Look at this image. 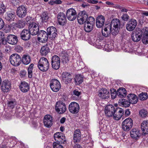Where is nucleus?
Listing matches in <instances>:
<instances>
[{"label":"nucleus","instance_id":"1","mask_svg":"<svg viewBox=\"0 0 148 148\" xmlns=\"http://www.w3.org/2000/svg\"><path fill=\"white\" fill-rule=\"evenodd\" d=\"M38 66L39 69L41 71L46 72L49 69V64L46 58L45 57H42L39 60Z\"/></svg>","mask_w":148,"mask_h":148},{"label":"nucleus","instance_id":"2","mask_svg":"<svg viewBox=\"0 0 148 148\" xmlns=\"http://www.w3.org/2000/svg\"><path fill=\"white\" fill-rule=\"evenodd\" d=\"M10 60L11 64L14 66H18L21 62V58L19 55L14 53L10 56Z\"/></svg>","mask_w":148,"mask_h":148},{"label":"nucleus","instance_id":"3","mask_svg":"<svg viewBox=\"0 0 148 148\" xmlns=\"http://www.w3.org/2000/svg\"><path fill=\"white\" fill-rule=\"evenodd\" d=\"M133 125V121L130 118L125 119L122 122V128L125 131H129L132 128Z\"/></svg>","mask_w":148,"mask_h":148},{"label":"nucleus","instance_id":"4","mask_svg":"<svg viewBox=\"0 0 148 148\" xmlns=\"http://www.w3.org/2000/svg\"><path fill=\"white\" fill-rule=\"evenodd\" d=\"M55 110L59 114H63L65 113L66 110V105L63 102L59 101L56 103Z\"/></svg>","mask_w":148,"mask_h":148},{"label":"nucleus","instance_id":"5","mask_svg":"<svg viewBox=\"0 0 148 148\" xmlns=\"http://www.w3.org/2000/svg\"><path fill=\"white\" fill-rule=\"evenodd\" d=\"M49 86L51 90L54 92H57L60 88L61 84L59 81L56 79H52L50 82Z\"/></svg>","mask_w":148,"mask_h":148},{"label":"nucleus","instance_id":"6","mask_svg":"<svg viewBox=\"0 0 148 148\" xmlns=\"http://www.w3.org/2000/svg\"><path fill=\"white\" fill-rule=\"evenodd\" d=\"M48 37L47 32L43 30L39 31L38 34V40L41 43L46 42L48 40Z\"/></svg>","mask_w":148,"mask_h":148},{"label":"nucleus","instance_id":"7","mask_svg":"<svg viewBox=\"0 0 148 148\" xmlns=\"http://www.w3.org/2000/svg\"><path fill=\"white\" fill-rule=\"evenodd\" d=\"M60 58L57 55L53 56L51 58V64L52 68L55 69H58L60 66Z\"/></svg>","mask_w":148,"mask_h":148},{"label":"nucleus","instance_id":"8","mask_svg":"<svg viewBox=\"0 0 148 148\" xmlns=\"http://www.w3.org/2000/svg\"><path fill=\"white\" fill-rule=\"evenodd\" d=\"M66 14L68 19L70 21L74 20L77 17L76 11L73 8H70L66 12Z\"/></svg>","mask_w":148,"mask_h":148},{"label":"nucleus","instance_id":"9","mask_svg":"<svg viewBox=\"0 0 148 148\" xmlns=\"http://www.w3.org/2000/svg\"><path fill=\"white\" fill-rule=\"evenodd\" d=\"M142 36V29H138L136 32L132 33L131 38L134 42H138L140 40Z\"/></svg>","mask_w":148,"mask_h":148},{"label":"nucleus","instance_id":"10","mask_svg":"<svg viewBox=\"0 0 148 148\" xmlns=\"http://www.w3.org/2000/svg\"><path fill=\"white\" fill-rule=\"evenodd\" d=\"M29 25V31L31 32V34L35 35L38 34L39 32V27L38 25L35 23H31Z\"/></svg>","mask_w":148,"mask_h":148},{"label":"nucleus","instance_id":"11","mask_svg":"<svg viewBox=\"0 0 148 148\" xmlns=\"http://www.w3.org/2000/svg\"><path fill=\"white\" fill-rule=\"evenodd\" d=\"M58 22L60 25L64 26L67 23L66 16L63 12L59 13L57 16Z\"/></svg>","mask_w":148,"mask_h":148},{"label":"nucleus","instance_id":"12","mask_svg":"<svg viewBox=\"0 0 148 148\" xmlns=\"http://www.w3.org/2000/svg\"><path fill=\"white\" fill-rule=\"evenodd\" d=\"M47 32L49 38L51 40L54 39L57 35L56 29L53 26L48 27L47 29Z\"/></svg>","mask_w":148,"mask_h":148},{"label":"nucleus","instance_id":"13","mask_svg":"<svg viewBox=\"0 0 148 148\" xmlns=\"http://www.w3.org/2000/svg\"><path fill=\"white\" fill-rule=\"evenodd\" d=\"M137 22L134 19H131L128 22L126 25V29L128 31H133L136 27Z\"/></svg>","mask_w":148,"mask_h":148},{"label":"nucleus","instance_id":"14","mask_svg":"<svg viewBox=\"0 0 148 148\" xmlns=\"http://www.w3.org/2000/svg\"><path fill=\"white\" fill-rule=\"evenodd\" d=\"M69 111L71 113L77 114L79 110V105L75 102H72L69 105Z\"/></svg>","mask_w":148,"mask_h":148},{"label":"nucleus","instance_id":"15","mask_svg":"<svg viewBox=\"0 0 148 148\" xmlns=\"http://www.w3.org/2000/svg\"><path fill=\"white\" fill-rule=\"evenodd\" d=\"M27 10L23 5L19 6L17 8L16 13L17 16L21 18H24L27 14Z\"/></svg>","mask_w":148,"mask_h":148},{"label":"nucleus","instance_id":"16","mask_svg":"<svg viewBox=\"0 0 148 148\" xmlns=\"http://www.w3.org/2000/svg\"><path fill=\"white\" fill-rule=\"evenodd\" d=\"M55 140L57 143L63 144L66 141V138L63 134L60 132H57L54 135Z\"/></svg>","mask_w":148,"mask_h":148},{"label":"nucleus","instance_id":"17","mask_svg":"<svg viewBox=\"0 0 148 148\" xmlns=\"http://www.w3.org/2000/svg\"><path fill=\"white\" fill-rule=\"evenodd\" d=\"M43 122L45 127L47 128L50 127L53 123L52 117L50 115H45L44 118Z\"/></svg>","mask_w":148,"mask_h":148},{"label":"nucleus","instance_id":"18","mask_svg":"<svg viewBox=\"0 0 148 148\" xmlns=\"http://www.w3.org/2000/svg\"><path fill=\"white\" fill-rule=\"evenodd\" d=\"M115 109L112 105H109L107 106L105 109V112L106 116L110 117L113 116Z\"/></svg>","mask_w":148,"mask_h":148},{"label":"nucleus","instance_id":"19","mask_svg":"<svg viewBox=\"0 0 148 148\" xmlns=\"http://www.w3.org/2000/svg\"><path fill=\"white\" fill-rule=\"evenodd\" d=\"M87 18L88 15L86 13V12L82 11L81 15L79 14L77 16L78 22L80 25L83 24L85 22L86 23Z\"/></svg>","mask_w":148,"mask_h":148},{"label":"nucleus","instance_id":"20","mask_svg":"<svg viewBox=\"0 0 148 148\" xmlns=\"http://www.w3.org/2000/svg\"><path fill=\"white\" fill-rule=\"evenodd\" d=\"M124 113V111L122 109L116 108L115 109L113 118L115 120H118L121 118Z\"/></svg>","mask_w":148,"mask_h":148},{"label":"nucleus","instance_id":"21","mask_svg":"<svg viewBox=\"0 0 148 148\" xmlns=\"http://www.w3.org/2000/svg\"><path fill=\"white\" fill-rule=\"evenodd\" d=\"M130 134L131 137L136 140L139 138L141 134L140 130L137 128H133L131 130Z\"/></svg>","mask_w":148,"mask_h":148},{"label":"nucleus","instance_id":"22","mask_svg":"<svg viewBox=\"0 0 148 148\" xmlns=\"http://www.w3.org/2000/svg\"><path fill=\"white\" fill-rule=\"evenodd\" d=\"M142 32L143 42L145 44H147L148 43V27H145L142 29Z\"/></svg>","mask_w":148,"mask_h":148},{"label":"nucleus","instance_id":"23","mask_svg":"<svg viewBox=\"0 0 148 148\" xmlns=\"http://www.w3.org/2000/svg\"><path fill=\"white\" fill-rule=\"evenodd\" d=\"M6 41L10 44L14 45L17 43L18 39L17 36L15 35L10 34L7 36Z\"/></svg>","mask_w":148,"mask_h":148},{"label":"nucleus","instance_id":"24","mask_svg":"<svg viewBox=\"0 0 148 148\" xmlns=\"http://www.w3.org/2000/svg\"><path fill=\"white\" fill-rule=\"evenodd\" d=\"M63 81L66 84L71 83L72 81L71 75L69 73L64 72L62 75Z\"/></svg>","mask_w":148,"mask_h":148},{"label":"nucleus","instance_id":"25","mask_svg":"<svg viewBox=\"0 0 148 148\" xmlns=\"http://www.w3.org/2000/svg\"><path fill=\"white\" fill-rule=\"evenodd\" d=\"M31 32L29 30L24 29L21 33V39L24 40H27L30 38Z\"/></svg>","mask_w":148,"mask_h":148},{"label":"nucleus","instance_id":"26","mask_svg":"<svg viewBox=\"0 0 148 148\" xmlns=\"http://www.w3.org/2000/svg\"><path fill=\"white\" fill-rule=\"evenodd\" d=\"M99 96L102 99H107L110 97L109 92L107 89L103 88L99 91Z\"/></svg>","mask_w":148,"mask_h":148},{"label":"nucleus","instance_id":"27","mask_svg":"<svg viewBox=\"0 0 148 148\" xmlns=\"http://www.w3.org/2000/svg\"><path fill=\"white\" fill-rule=\"evenodd\" d=\"M105 19V18L103 16H98L96 19V26L99 28L102 27L104 25Z\"/></svg>","mask_w":148,"mask_h":148},{"label":"nucleus","instance_id":"28","mask_svg":"<svg viewBox=\"0 0 148 148\" xmlns=\"http://www.w3.org/2000/svg\"><path fill=\"white\" fill-rule=\"evenodd\" d=\"M19 87L20 90L23 92H27L29 89V85L25 81L21 82Z\"/></svg>","mask_w":148,"mask_h":148},{"label":"nucleus","instance_id":"29","mask_svg":"<svg viewBox=\"0 0 148 148\" xmlns=\"http://www.w3.org/2000/svg\"><path fill=\"white\" fill-rule=\"evenodd\" d=\"M1 88L3 92H7L10 88V84L8 81H4L1 84Z\"/></svg>","mask_w":148,"mask_h":148},{"label":"nucleus","instance_id":"30","mask_svg":"<svg viewBox=\"0 0 148 148\" xmlns=\"http://www.w3.org/2000/svg\"><path fill=\"white\" fill-rule=\"evenodd\" d=\"M141 127L143 132V134L145 136L148 134V120L143 121L141 124Z\"/></svg>","mask_w":148,"mask_h":148},{"label":"nucleus","instance_id":"31","mask_svg":"<svg viewBox=\"0 0 148 148\" xmlns=\"http://www.w3.org/2000/svg\"><path fill=\"white\" fill-rule=\"evenodd\" d=\"M81 132L79 129H76L74 132L73 139L75 142H79L81 139Z\"/></svg>","mask_w":148,"mask_h":148},{"label":"nucleus","instance_id":"32","mask_svg":"<svg viewBox=\"0 0 148 148\" xmlns=\"http://www.w3.org/2000/svg\"><path fill=\"white\" fill-rule=\"evenodd\" d=\"M111 26L107 24L106 25L105 27L102 30V34L105 37L109 36L111 32Z\"/></svg>","mask_w":148,"mask_h":148},{"label":"nucleus","instance_id":"33","mask_svg":"<svg viewBox=\"0 0 148 148\" xmlns=\"http://www.w3.org/2000/svg\"><path fill=\"white\" fill-rule=\"evenodd\" d=\"M129 101L130 103L135 104L138 101L137 96L135 94H130L127 96Z\"/></svg>","mask_w":148,"mask_h":148},{"label":"nucleus","instance_id":"34","mask_svg":"<svg viewBox=\"0 0 148 148\" xmlns=\"http://www.w3.org/2000/svg\"><path fill=\"white\" fill-rule=\"evenodd\" d=\"M50 50L48 46L46 45L42 46L40 50V53L42 56H45L49 52Z\"/></svg>","mask_w":148,"mask_h":148},{"label":"nucleus","instance_id":"35","mask_svg":"<svg viewBox=\"0 0 148 148\" xmlns=\"http://www.w3.org/2000/svg\"><path fill=\"white\" fill-rule=\"evenodd\" d=\"M117 94L120 98L124 97L127 95V91L123 88H121L117 90Z\"/></svg>","mask_w":148,"mask_h":148},{"label":"nucleus","instance_id":"36","mask_svg":"<svg viewBox=\"0 0 148 148\" xmlns=\"http://www.w3.org/2000/svg\"><path fill=\"white\" fill-rule=\"evenodd\" d=\"M108 25L110 26L111 28L113 26V27L119 28L120 25V21L117 18L114 19L112 21L111 24Z\"/></svg>","mask_w":148,"mask_h":148},{"label":"nucleus","instance_id":"37","mask_svg":"<svg viewBox=\"0 0 148 148\" xmlns=\"http://www.w3.org/2000/svg\"><path fill=\"white\" fill-rule=\"evenodd\" d=\"M16 16L14 12H8L5 16V19L8 21H12L14 20Z\"/></svg>","mask_w":148,"mask_h":148},{"label":"nucleus","instance_id":"38","mask_svg":"<svg viewBox=\"0 0 148 148\" xmlns=\"http://www.w3.org/2000/svg\"><path fill=\"white\" fill-rule=\"evenodd\" d=\"M75 81L77 85H79L83 82V77L80 74L76 75L74 78Z\"/></svg>","mask_w":148,"mask_h":148},{"label":"nucleus","instance_id":"39","mask_svg":"<svg viewBox=\"0 0 148 148\" xmlns=\"http://www.w3.org/2000/svg\"><path fill=\"white\" fill-rule=\"evenodd\" d=\"M40 17L42 22H47L49 18L48 14L47 12H43L41 14Z\"/></svg>","mask_w":148,"mask_h":148},{"label":"nucleus","instance_id":"40","mask_svg":"<svg viewBox=\"0 0 148 148\" xmlns=\"http://www.w3.org/2000/svg\"><path fill=\"white\" fill-rule=\"evenodd\" d=\"M119 104L121 106L125 107H128L130 104V102L129 101L125 99H121L119 100Z\"/></svg>","mask_w":148,"mask_h":148},{"label":"nucleus","instance_id":"41","mask_svg":"<svg viewBox=\"0 0 148 148\" xmlns=\"http://www.w3.org/2000/svg\"><path fill=\"white\" fill-rule=\"evenodd\" d=\"M61 55L63 63L66 64L68 62L69 60L68 57V55L65 51L62 52Z\"/></svg>","mask_w":148,"mask_h":148},{"label":"nucleus","instance_id":"42","mask_svg":"<svg viewBox=\"0 0 148 148\" xmlns=\"http://www.w3.org/2000/svg\"><path fill=\"white\" fill-rule=\"evenodd\" d=\"M31 58L28 55H24L22 58V61L23 63L25 65L28 64L30 62Z\"/></svg>","mask_w":148,"mask_h":148},{"label":"nucleus","instance_id":"43","mask_svg":"<svg viewBox=\"0 0 148 148\" xmlns=\"http://www.w3.org/2000/svg\"><path fill=\"white\" fill-rule=\"evenodd\" d=\"M94 25L86 23L84 25V29L86 32H90L93 29Z\"/></svg>","mask_w":148,"mask_h":148},{"label":"nucleus","instance_id":"44","mask_svg":"<svg viewBox=\"0 0 148 148\" xmlns=\"http://www.w3.org/2000/svg\"><path fill=\"white\" fill-rule=\"evenodd\" d=\"M81 95V92L78 90H75L72 94V98L74 100H79V96Z\"/></svg>","mask_w":148,"mask_h":148},{"label":"nucleus","instance_id":"45","mask_svg":"<svg viewBox=\"0 0 148 148\" xmlns=\"http://www.w3.org/2000/svg\"><path fill=\"white\" fill-rule=\"evenodd\" d=\"M34 64H31L28 69V77L29 78H31L32 77V70L33 69Z\"/></svg>","mask_w":148,"mask_h":148},{"label":"nucleus","instance_id":"46","mask_svg":"<svg viewBox=\"0 0 148 148\" xmlns=\"http://www.w3.org/2000/svg\"><path fill=\"white\" fill-rule=\"evenodd\" d=\"M16 27L19 29L23 28L25 25V22L22 20H18L16 22Z\"/></svg>","mask_w":148,"mask_h":148},{"label":"nucleus","instance_id":"47","mask_svg":"<svg viewBox=\"0 0 148 148\" xmlns=\"http://www.w3.org/2000/svg\"><path fill=\"white\" fill-rule=\"evenodd\" d=\"M139 114L140 116L141 117L144 118L147 116L148 112L147 110L143 109L139 111Z\"/></svg>","mask_w":148,"mask_h":148},{"label":"nucleus","instance_id":"48","mask_svg":"<svg viewBox=\"0 0 148 148\" xmlns=\"http://www.w3.org/2000/svg\"><path fill=\"white\" fill-rule=\"evenodd\" d=\"M139 98L141 100H145L148 98V95L146 92H142L139 95Z\"/></svg>","mask_w":148,"mask_h":148},{"label":"nucleus","instance_id":"49","mask_svg":"<svg viewBox=\"0 0 148 148\" xmlns=\"http://www.w3.org/2000/svg\"><path fill=\"white\" fill-rule=\"evenodd\" d=\"M6 7L2 3H0V15L3 14L6 11Z\"/></svg>","mask_w":148,"mask_h":148},{"label":"nucleus","instance_id":"50","mask_svg":"<svg viewBox=\"0 0 148 148\" xmlns=\"http://www.w3.org/2000/svg\"><path fill=\"white\" fill-rule=\"evenodd\" d=\"M16 104V102L15 100L10 101L8 102V104L9 107L11 108H13Z\"/></svg>","mask_w":148,"mask_h":148},{"label":"nucleus","instance_id":"51","mask_svg":"<svg viewBox=\"0 0 148 148\" xmlns=\"http://www.w3.org/2000/svg\"><path fill=\"white\" fill-rule=\"evenodd\" d=\"M95 22V19L94 18L90 16L88 18H87L86 23L94 25Z\"/></svg>","mask_w":148,"mask_h":148},{"label":"nucleus","instance_id":"52","mask_svg":"<svg viewBox=\"0 0 148 148\" xmlns=\"http://www.w3.org/2000/svg\"><path fill=\"white\" fill-rule=\"evenodd\" d=\"M119 32V28H116L115 27H113V29L111 28V32L113 36L116 35Z\"/></svg>","mask_w":148,"mask_h":148},{"label":"nucleus","instance_id":"53","mask_svg":"<svg viewBox=\"0 0 148 148\" xmlns=\"http://www.w3.org/2000/svg\"><path fill=\"white\" fill-rule=\"evenodd\" d=\"M60 144L59 143L54 142L53 144V148H63V146Z\"/></svg>","mask_w":148,"mask_h":148},{"label":"nucleus","instance_id":"54","mask_svg":"<svg viewBox=\"0 0 148 148\" xmlns=\"http://www.w3.org/2000/svg\"><path fill=\"white\" fill-rule=\"evenodd\" d=\"M121 18L123 21H127L129 19L130 17L127 14H124L122 15Z\"/></svg>","mask_w":148,"mask_h":148},{"label":"nucleus","instance_id":"55","mask_svg":"<svg viewBox=\"0 0 148 148\" xmlns=\"http://www.w3.org/2000/svg\"><path fill=\"white\" fill-rule=\"evenodd\" d=\"M23 50V47L19 45L17 46L15 48V51L18 53L21 52Z\"/></svg>","mask_w":148,"mask_h":148},{"label":"nucleus","instance_id":"56","mask_svg":"<svg viewBox=\"0 0 148 148\" xmlns=\"http://www.w3.org/2000/svg\"><path fill=\"white\" fill-rule=\"evenodd\" d=\"M16 23H14L13 22L11 24H10V25H9V27H10V28L11 29H16V28H17L16 27Z\"/></svg>","mask_w":148,"mask_h":148},{"label":"nucleus","instance_id":"57","mask_svg":"<svg viewBox=\"0 0 148 148\" xmlns=\"http://www.w3.org/2000/svg\"><path fill=\"white\" fill-rule=\"evenodd\" d=\"M4 25V23L3 20L0 18V29H2Z\"/></svg>","mask_w":148,"mask_h":148},{"label":"nucleus","instance_id":"58","mask_svg":"<svg viewBox=\"0 0 148 148\" xmlns=\"http://www.w3.org/2000/svg\"><path fill=\"white\" fill-rule=\"evenodd\" d=\"M26 74V72L25 70L21 71L20 73V76L21 77H24Z\"/></svg>","mask_w":148,"mask_h":148},{"label":"nucleus","instance_id":"59","mask_svg":"<svg viewBox=\"0 0 148 148\" xmlns=\"http://www.w3.org/2000/svg\"><path fill=\"white\" fill-rule=\"evenodd\" d=\"M116 92L114 91L113 92L111 93V97L112 99H115L117 96Z\"/></svg>","mask_w":148,"mask_h":148},{"label":"nucleus","instance_id":"60","mask_svg":"<svg viewBox=\"0 0 148 148\" xmlns=\"http://www.w3.org/2000/svg\"><path fill=\"white\" fill-rule=\"evenodd\" d=\"M130 114V112L129 109H127L125 112V115L126 116H128Z\"/></svg>","mask_w":148,"mask_h":148},{"label":"nucleus","instance_id":"61","mask_svg":"<svg viewBox=\"0 0 148 148\" xmlns=\"http://www.w3.org/2000/svg\"><path fill=\"white\" fill-rule=\"evenodd\" d=\"M66 120V118L65 117L62 118L60 120V122L61 123H64Z\"/></svg>","mask_w":148,"mask_h":148},{"label":"nucleus","instance_id":"62","mask_svg":"<svg viewBox=\"0 0 148 148\" xmlns=\"http://www.w3.org/2000/svg\"><path fill=\"white\" fill-rule=\"evenodd\" d=\"M54 2L56 4H60L61 3L62 1L60 0H56Z\"/></svg>","mask_w":148,"mask_h":148},{"label":"nucleus","instance_id":"63","mask_svg":"<svg viewBox=\"0 0 148 148\" xmlns=\"http://www.w3.org/2000/svg\"><path fill=\"white\" fill-rule=\"evenodd\" d=\"M73 148H82V147L78 144H76L75 145Z\"/></svg>","mask_w":148,"mask_h":148},{"label":"nucleus","instance_id":"64","mask_svg":"<svg viewBox=\"0 0 148 148\" xmlns=\"http://www.w3.org/2000/svg\"><path fill=\"white\" fill-rule=\"evenodd\" d=\"M31 18L29 16H27V17L25 18V20L27 22H28L30 20H31Z\"/></svg>","mask_w":148,"mask_h":148}]
</instances>
